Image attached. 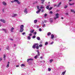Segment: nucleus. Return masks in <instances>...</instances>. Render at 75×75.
I'll return each instance as SVG.
<instances>
[{
	"instance_id": "1",
	"label": "nucleus",
	"mask_w": 75,
	"mask_h": 75,
	"mask_svg": "<svg viewBox=\"0 0 75 75\" xmlns=\"http://www.w3.org/2000/svg\"><path fill=\"white\" fill-rule=\"evenodd\" d=\"M24 25H21L20 26V30L19 31L21 33V32H23V31H24Z\"/></svg>"
},
{
	"instance_id": "2",
	"label": "nucleus",
	"mask_w": 75,
	"mask_h": 75,
	"mask_svg": "<svg viewBox=\"0 0 75 75\" xmlns=\"http://www.w3.org/2000/svg\"><path fill=\"white\" fill-rule=\"evenodd\" d=\"M39 45V44L38 43L34 44L32 47L33 48V49H35V47H37Z\"/></svg>"
},
{
	"instance_id": "3",
	"label": "nucleus",
	"mask_w": 75,
	"mask_h": 75,
	"mask_svg": "<svg viewBox=\"0 0 75 75\" xmlns=\"http://www.w3.org/2000/svg\"><path fill=\"white\" fill-rule=\"evenodd\" d=\"M24 12L25 14H27V13H28L27 12V8H25V9L24 10Z\"/></svg>"
},
{
	"instance_id": "4",
	"label": "nucleus",
	"mask_w": 75,
	"mask_h": 75,
	"mask_svg": "<svg viewBox=\"0 0 75 75\" xmlns=\"http://www.w3.org/2000/svg\"><path fill=\"white\" fill-rule=\"evenodd\" d=\"M13 15H12V17H16V16H17V13H14L13 14Z\"/></svg>"
},
{
	"instance_id": "5",
	"label": "nucleus",
	"mask_w": 75,
	"mask_h": 75,
	"mask_svg": "<svg viewBox=\"0 0 75 75\" xmlns=\"http://www.w3.org/2000/svg\"><path fill=\"white\" fill-rule=\"evenodd\" d=\"M0 21L1 22H3V23H6V21H5V20H4L1 19L0 20Z\"/></svg>"
},
{
	"instance_id": "6",
	"label": "nucleus",
	"mask_w": 75,
	"mask_h": 75,
	"mask_svg": "<svg viewBox=\"0 0 75 75\" xmlns=\"http://www.w3.org/2000/svg\"><path fill=\"white\" fill-rule=\"evenodd\" d=\"M2 30H3V31H5V33H7V30H6L5 29L3 28L2 29Z\"/></svg>"
},
{
	"instance_id": "7",
	"label": "nucleus",
	"mask_w": 75,
	"mask_h": 75,
	"mask_svg": "<svg viewBox=\"0 0 75 75\" xmlns=\"http://www.w3.org/2000/svg\"><path fill=\"white\" fill-rule=\"evenodd\" d=\"M33 60H34V59H27V62H28L29 61H33Z\"/></svg>"
},
{
	"instance_id": "8",
	"label": "nucleus",
	"mask_w": 75,
	"mask_h": 75,
	"mask_svg": "<svg viewBox=\"0 0 75 75\" xmlns=\"http://www.w3.org/2000/svg\"><path fill=\"white\" fill-rule=\"evenodd\" d=\"M59 15V14L58 13H57L56 15V17L57 18H59V16H58Z\"/></svg>"
},
{
	"instance_id": "9",
	"label": "nucleus",
	"mask_w": 75,
	"mask_h": 75,
	"mask_svg": "<svg viewBox=\"0 0 75 75\" xmlns=\"http://www.w3.org/2000/svg\"><path fill=\"white\" fill-rule=\"evenodd\" d=\"M3 4L4 6H7V3H6L5 1H3Z\"/></svg>"
},
{
	"instance_id": "10",
	"label": "nucleus",
	"mask_w": 75,
	"mask_h": 75,
	"mask_svg": "<svg viewBox=\"0 0 75 75\" xmlns=\"http://www.w3.org/2000/svg\"><path fill=\"white\" fill-rule=\"evenodd\" d=\"M40 11H41V9H40L38 11H36V13H37V14H38L39 13H40Z\"/></svg>"
},
{
	"instance_id": "11",
	"label": "nucleus",
	"mask_w": 75,
	"mask_h": 75,
	"mask_svg": "<svg viewBox=\"0 0 75 75\" xmlns=\"http://www.w3.org/2000/svg\"><path fill=\"white\" fill-rule=\"evenodd\" d=\"M14 28L13 27H12L11 28V33H13V30H14Z\"/></svg>"
},
{
	"instance_id": "12",
	"label": "nucleus",
	"mask_w": 75,
	"mask_h": 75,
	"mask_svg": "<svg viewBox=\"0 0 75 75\" xmlns=\"http://www.w3.org/2000/svg\"><path fill=\"white\" fill-rule=\"evenodd\" d=\"M54 38V35L53 34L51 35V38L52 39H53Z\"/></svg>"
},
{
	"instance_id": "13",
	"label": "nucleus",
	"mask_w": 75,
	"mask_h": 75,
	"mask_svg": "<svg viewBox=\"0 0 75 75\" xmlns=\"http://www.w3.org/2000/svg\"><path fill=\"white\" fill-rule=\"evenodd\" d=\"M37 52H38V56H40V52H39V51L37 50Z\"/></svg>"
},
{
	"instance_id": "14",
	"label": "nucleus",
	"mask_w": 75,
	"mask_h": 75,
	"mask_svg": "<svg viewBox=\"0 0 75 75\" xmlns=\"http://www.w3.org/2000/svg\"><path fill=\"white\" fill-rule=\"evenodd\" d=\"M70 11L71 12H72V13H74L75 12V10L74 9H71Z\"/></svg>"
},
{
	"instance_id": "15",
	"label": "nucleus",
	"mask_w": 75,
	"mask_h": 75,
	"mask_svg": "<svg viewBox=\"0 0 75 75\" xmlns=\"http://www.w3.org/2000/svg\"><path fill=\"white\" fill-rule=\"evenodd\" d=\"M51 34V33L50 32H48L47 33V35L49 36V35H50Z\"/></svg>"
},
{
	"instance_id": "16",
	"label": "nucleus",
	"mask_w": 75,
	"mask_h": 75,
	"mask_svg": "<svg viewBox=\"0 0 75 75\" xmlns=\"http://www.w3.org/2000/svg\"><path fill=\"white\" fill-rule=\"evenodd\" d=\"M69 4L70 6H72V5H74V4H75V3H73L72 4L71 3H69Z\"/></svg>"
},
{
	"instance_id": "17",
	"label": "nucleus",
	"mask_w": 75,
	"mask_h": 75,
	"mask_svg": "<svg viewBox=\"0 0 75 75\" xmlns=\"http://www.w3.org/2000/svg\"><path fill=\"white\" fill-rule=\"evenodd\" d=\"M38 55H36V56H35V59H37V58H38Z\"/></svg>"
},
{
	"instance_id": "18",
	"label": "nucleus",
	"mask_w": 75,
	"mask_h": 75,
	"mask_svg": "<svg viewBox=\"0 0 75 75\" xmlns=\"http://www.w3.org/2000/svg\"><path fill=\"white\" fill-rule=\"evenodd\" d=\"M37 39L38 40H40V38L39 37H37Z\"/></svg>"
},
{
	"instance_id": "19",
	"label": "nucleus",
	"mask_w": 75,
	"mask_h": 75,
	"mask_svg": "<svg viewBox=\"0 0 75 75\" xmlns=\"http://www.w3.org/2000/svg\"><path fill=\"white\" fill-rule=\"evenodd\" d=\"M34 30H30V32L31 33H34Z\"/></svg>"
},
{
	"instance_id": "20",
	"label": "nucleus",
	"mask_w": 75,
	"mask_h": 75,
	"mask_svg": "<svg viewBox=\"0 0 75 75\" xmlns=\"http://www.w3.org/2000/svg\"><path fill=\"white\" fill-rule=\"evenodd\" d=\"M44 8V6L43 5H41L40 7V8Z\"/></svg>"
},
{
	"instance_id": "21",
	"label": "nucleus",
	"mask_w": 75,
	"mask_h": 75,
	"mask_svg": "<svg viewBox=\"0 0 75 75\" xmlns=\"http://www.w3.org/2000/svg\"><path fill=\"white\" fill-rule=\"evenodd\" d=\"M34 23H35V24L37 23V20H34Z\"/></svg>"
},
{
	"instance_id": "22",
	"label": "nucleus",
	"mask_w": 75,
	"mask_h": 75,
	"mask_svg": "<svg viewBox=\"0 0 75 75\" xmlns=\"http://www.w3.org/2000/svg\"><path fill=\"white\" fill-rule=\"evenodd\" d=\"M37 49V50H38L39 49V46H36L35 47Z\"/></svg>"
},
{
	"instance_id": "23",
	"label": "nucleus",
	"mask_w": 75,
	"mask_h": 75,
	"mask_svg": "<svg viewBox=\"0 0 75 75\" xmlns=\"http://www.w3.org/2000/svg\"><path fill=\"white\" fill-rule=\"evenodd\" d=\"M39 47H42V44H40L39 45Z\"/></svg>"
},
{
	"instance_id": "24",
	"label": "nucleus",
	"mask_w": 75,
	"mask_h": 75,
	"mask_svg": "<svg viewBox=\"0 0 75 75\" xmlns=\"http://www.w3.org/2000/svg\"><path fill=\"white\" fill-rule=\"evenodd\" d=\"M28 40H30L31 39V37H30V36H28Z\"/></svg>"
},
{
	"instance_id": "25",
	"label": "nucleus",
	"mask_w": 75,
	"mask_h": 75,
	"mask_svg": "<svg viewBox=\"0 0 75 75\" xmlns=\"http://www.w3.org/2000/svg\"><path fill=\"white\" fill-rule=\"evenodd\" d=\"M16 2L18 4H20V2L19 1H18H18Z\"/></svg>"
},
{
	"instance_id": "26",
	"label": "nucleus",
	"mask_w": 75,
	"mask_h": 75,
	"mask_svg": "<svg viewBox=\"0 0 75 75\" xmlns=\"http://www.w3.org/2000/svg\"><path fill=\"white\" fill-rule=\"evenodd\" d=\"M5 58H6V55L4 54V60H5Z\"/></svg>"
},
{
	"instance_id": "27",
	"label": "nucleus",
	"mask_w": 75,
	"mask_h": 75,
	"mask_svg": "<svg viewBox=\"0 0 75 75\" xmlns=\"http://www.w3.org/2000/svg\"><path fill=\"white\" fill-rule=\"evenodd\" d=\"M65 72L66 71H64V72H63L62 73V74L63 75H64V74H65Z\"/></svg>"
},
{
	"instance_id": "28",
	"label": "nucleus",
	"mask_w": 75,
	"mask_h": 75,
	"mask_svg": "<svg viewBox=\"0 0 75 75\" xmlns=\"http://www.w3.org/2000/svg\"><path fill=\"white\" fill-rule=\"evenodd\" d=\"M52 61H53V59H52L50 60V62L51 63V62H52Z\"/></svg>"
},
{
	"instance_id": "29",
	"label": "nucleus",
	"mask_w": 75,
	"mask_h": 75,
	"mask_svg": "<svg viewBox=\"0 0 75 75\" xmlns=\"http://www.w3.org/2000/svg\"><path fill=\"white\" fill-rule=\"evenodd\" d=\"M52 7H51L50 8H49V10H51L52 9Z\"/></svg>"
},
{
	"instance_id": "30",
	"label": "nucleus",
	"mask_w": 75,
	"mask_h": 75,
	"mask_svg": "<svg viewBox=\"0 0 75 75\" xmlns=\"http://www.w3.org/2000/svg\"><path fill=\"white\" fill-rule=\"evenodd\" d=\"M51 69L50 68H48V71H51Z\"/></svg>"
},
{
	"instance_id": "31",
	"label": "nucleus",
	"mask_w": 75,
	"mask_h": 75,
	"mask_svg": "<svg viewBox=\"0 0 75 75\" xmlns=\"http://www.w3.org/2000/svg\"><path fill=\"white\" fill-rule=\"evenodd\" d=\"M46 8L47 9V10H49V6H47V7H46Z\"/></svg>"
},
{
	"instance_id": "32",
	"label": "nucleus",
	"mask_w": 75,
	"mask_h": 75,
	"mask_svg": "<svg viewBox=\"0 0 75 75\" xmlns=\"http://www.w3.org/2000/svg\"><path fill=\"white\" fill-rule=\"evenodd\" d=\"M48 44V42H46L45 43V45H47V44Z\"/></svg>"
},
{
	"instance_id": "33",
	"label": "nucleus",
	"mask_w": 75,
	"mask_h": 75,
	"mask_svg": "<svg viewBox=\"0 0 75 75\" xmlns=\"http://www.w3.org/2000/svg\"><path fill=\"white\" fill-rule=\"evenodd\" d=\"M50 23H52V22H53L52 19H51V20L50 21Z\"/></svg>"
},
{
	"instance_id": "34",
	"label": "nucleus",
	"mask_w": 75,
	"mask_h": 75,
	"mask_svg": "<svg viewBox=\"0 0 75 75\" xmlns=\"http://www.w3.org/2000/svg\"><path fill=\"white\" fill-rule=\"evenodd\" d=\"M25 66V65L24 64H23L21 65V67H24Z\"/></svg>"
},
{
	"instance_id": "35",
	"label": "nucleus",
	"mask_w": 75,
	"mask_h": 75,
	"mask_svg": "<svg viewBox=\"0 0 75 75\" xmlns=\"http://www.w3.org/2000/svg\"><path fill=\"white\" fill-rule=\"evenodd\" d=\"M35 38V35H34L33 36V38Z\"/></svg>"
},
{
	"instance_id": "36",
	"label": "nucleus",
	"mask_w": 75,
	"mask_h": 75,
	"mask_svg": "<svg viewBox=\"0 0 75 75\" xmlns=\"http://www.w3.org/2000/svg\"><path fill=\"white\" fill-rule=\"evenodd\" d=\"M39 31H42V29L41 28H39Z\"/></svg>"
},
{
	"instance_id": "37",
	"label": "nucleus",
	"mask_w": 75,
	"mask_h": 75,
	"mask_svg": "<svg viewBox=\"0 0 75 75\" xmlns=\"http://www.w3.org/2000/svg\"><path fill=\"white\" fill-rule=\"evenodd\" d=\"M8 67H9V64H8L6 66V67L7 68Z\"/></svg>"
},
{
	"instance_id": "38",
	"label": "nucleus",
	"mask_w": 75,
	"mask_h": 75,
	"mask_svg": "<svg viewBox=\"0 0 75 75\" xmlns=\"http://www.w3.org/2000/svg\"><path fill=\"white\" fill-rule=\"evenodd\" d=\"M36 34H37V32H35L34 33V35H36Z\"/></svg>"
},
{
	"instance_id": "39",
	"label": "nucleus",
	"mask_w": 75,
	"mask_h": 75,
	"mask_svg": "<svg viewBox=\"0 0 75 75\" xmlns=\"http://www.w3.org/2000/svg\"><path fill=\"white\" fill-rule=\"evenodd\" d=\"M37 8L38 10H39V6H37Z\"/></svg>"
},
{
	"instance_id": "40",
	"label": "nucleus",
	"mask_w": 75,
	"mask_h": 75,
	"mask_svg": "<svg viewBox=\"0 0 75 75\" xmlns=\"http://www.w3.org/2000/svg\"><path fill=\"white\" fill-rule=\"evenodd\" d=\"M47 16V14L46 13H45L44 15L45 17H46Z\"/></svg>"
},
{
	"instance_id": "41",
	"label": "nucleus",
	"mask_w": 75,
	"mask_h": 75,
	"mask_svg": "<svg viewBox=\"0 0 75 75\" xmlns=\"http://www.w3.org/2000/svg\"><path fill=\"white\" fill-rule=\"evenodd\" d=\"M67 7H68V6H65L64 7V8H67Z\"/></svg>"
},
{
	"instance_id": "42",
	"label": "nucleus",
	"mask_w": 75,
	"mask_h": 75,
	"mask_svg": "<svg viewBox=\"0 0 75 75\" xmlns=\"http://www.w3.org/2000/svg\"><path fill=\"white\" fill-rule=\"evenodd\" d=\"M29 36H31V35H32V34H31V33H30L29 34Z\"/></svg>"
},
{
	"instance_id": "43",
	"label": "nucleus",
	"mask_w": 75,
	"mask_h": 75,
	"mask_svg": "<svg viewBox=\"0 0 75 75\" xmlns=\"http://www.w3.org/2000/svg\"><path fill=\"white\" fill-rule=\"evenodd\" d=\"M3 60V59L1 58H0V61H2Z\"/></svg>"
},
{
	"instance_id": "44",
	"label": "nucleus",
	"mask_w": 75,
	"mask_h": 75,
	"mask_svg": "<svg viewBox=\"0 0 75 75\" xmlns=\"http://www.w3.org/2000/svg\"><path fill=\"white\" fill-rule=\"evenodd\" d=\"M14 2H17L18 1V0H14Z\"/></svg>"
},
{
	"instance_id": "45",
	"label": "nucleus",
	"mask_w": 75,
	"mask_h": 75,
	"mask_svg": "<svg viewBox=\"0 0 75 75\" xmlns=\"http://www.w3.org/2000/svg\"><path fill=\"white\" fill-rule=\"evenodd\" d=\"M37 3H38V1H36L35 2V4H37Z\"/></svg>"
},
{
	"instance_id": "46",
	"label": "nucleus",
	"mask_w": 75,
	"mask_h": 75,
	"mask_svg": "<svg viewBox=\"0 0 75 75\" xmlns=\"http://www.w3.org/2000/svg\"><path fill=\"white\" fill-rule=\"evenodd\" d=\"M54 20H56L57 18L56 17H54Z\"/></svg>"
},
{
	"instance_id": "47",
	"label": "nucleus",
	"mask_w": 75,
	"mask_h": 75,
	"mask_svg": "<svg viewBox=\"0 0 75 75\" xmlns=\"http://www.w3.org/2000/svg\"><path fill=\"white\" fill-rule=\"evenodd\" d=\"M44 22H45V23H47V21L44 20Z\"/></svg>"
},
{
	"instance_id": "48",
	"label": "nucleus",
	"mask_w": 75,
	"mask_h": 75,
	"mask_svg": "<svg viewBox=\"0 0 75 75\" xmlns=\"http://www.w3.org/2000/svg\"><path fill=\"white\" fill-rule=\"evenodd\" d=\"M50 14H52V11H51L50 12Z\"/></svg>"
},
{
	"instance_id": "49",
	"label": "nucleus",
	"mask_w": 75,
	"mask_h": 75,
	"mask_svg": "<svg viewBox=\"0 0 75 75\" xmlns=\"http://www.w3.org/2000/svg\"><path fill=\"white\" fill-rule=\"evenodd\" d=\"M11 3H14V1H11Z\"/></svg>"
},
{
	"instance_id": "50",
	"label": "nucleus",
	"mask_w": 75,
	"mask_h": 75,
	"mask_svg": "<svg viewBox=\"0 0 75 75\" xmlns=\"http://www.w3.org/2000/svg\"><path fill=\"white\" fill-rule=\"evenodd\" d=\"M2 11L3 12H4V9H3L2 10Z\"/></svg>"
},
{
	"instance_id": "51",
	"label": "nucleus",
	"mask_w": 75,
	"mask_h": 75,
	"mask_svg": "<svg viewBox=\"0 0 75 75\" xmlns=\"http://www.w3.org/2000/svg\"><path fill=\"white\" fill-rule=\"evenodd\" d=\"M23 35H24V34H25V32L23 33H22Z\"/></svg>"
},
{
	"instance_id": "52",
	"label": "nucleus",
	"mask_w": 75,
	"mask_h": 75,
	"mask_svg": "<svg viewBox=\"0 0 75 75\" xmlns=\"http://www.w3.org/2000/svg\"><path fill=\"white\" fill-rule=\"evenodd\" d=\"M60 5H59V4H58V5L57 6V7H59V6Z\"/></svg>"
},
{
	"instance_id": "53",
	"label": "nucleus",
	"mask_w": 75,
	"mask_h": 75,
	"mask_svg": "<svg viewBox=\"0 0 75 75\" xmlns=\"http://www.w3.org/2000/svg\"><path fill=\"white\" fill-rule=\"evenodd\" d=\"M61 2H60L59 4V5H61Z\"/></svg>"
},
{
	"instance_id": "54",
	"label": "nucleus",
	"mask_w": 75,
	"mask_h": 75,
	"mask_svg": "<svg viewBox=\"0 0 75 75\" xmlns=\"http://www.w3.org/2000/svg\"><path fill=\"white\" fill-rule=\"evenodd\" d=\"M45 24H44L43 25V27H45Z\"/></svg>"
},
{
	"instance_id": "55",
	"label": "nucleus",
	"mask_w": 75,
	"mask_h": 75,
	"mask_svg": "<svg viewBox=\"0 0 75 75\" xmlns=\"http://www.w3.org/2000/svg\"><path fill=\"white\" fill-rule=\"evenodd\" d=\"M54 7H55L56 6H57V5H55V4H54Z\"/></svg>"
},
{
	"instance_id": "56",
	"label": "nucleus",
	"mask_w": 75,
	"mask_h": 75,
	"mask_svg": "<svg viewBox=\"0 0 75 75\" xmlns=\"http://www.w3.org/2000/svg\"><path fill=\"white\" fill-rule=\"evenodd\" d=\"M6 49H7V50H9V47H8L6 48Z\"/></svg>"
},
{
	"instance_id": "57",
	"label": "nucleus",
	"mask_w": 75,
	"mask_h": 75,
	"mask_svg": "<svg viewBox=\"0 0 75 75\" xmlns=\"http://www.w3.org/2000/svg\"><path fill=\"white\" fill-rule=\"evenodd\" d=\"M54 44V42H52L51 43V44Z\"/></svg>"
},
{
	"instance_id": "58",
	"label": "nucleus",
	"mask_w": 75,
	"mask_h": 75,
	"mask_svg": "<svg viewBox=\"0 0 75 75\" xmlns=\"http://www.w3.org/2000/svg\"><path fill=\"white\" fill-rule=\"evenodd\" d=\"M10 40H11V41H13V39L11 38L10 39Z\"/></svg>"
},
{
	"instance_id": "59",
	"label": "nucleus",
	"mask_w": 75,
	"mask_h": 75,
	"mask_svg": "<svg viewBox=\"0 0 75 75\" xmlns=\"http://www.w3.org/2000/svg\"><path fill=\"white\" fill-rule=\"evenodd\" d=\"M16 67H19V66H18V65H16Z\"/></svg>"
},
{
	"instance_id": "60",
	"label": "nucleus",
	"mask_w": 75,
	"mask_h": 75,
	"mask_svg": "<svg viewBox=\"0 0 75 75\" xmlns=\"http://www.w3.org/2000/svg\"><path fill=\"white\" fill-rule=\"evenodd\" d=\"M16 45L15 44H14V47H16Z\"/></svg>"
},
{
	"instance_id": "61",
	"label": "nucleus",
	"mask_w": 75,
	"mask_h": 75,
	"mask_svg": "<svg viewBox=\"0 0 75 75\" xmlns=\"http://www.w3.org/2000/svg\"><path fill=\"white\" fill-rule=\"evenodd\" d=\"M1 23H0V27H1Z\"/></svg>"
},
{
	"instance_id": "62",
	"label": "nucleus",
	"mask_w": 75,
	"mask_h": 75,
	"mask_svg": "<svg viewBox=\"0 0 75 75\" xmlns=\"http://www.w3.org/2000/svg\"><path fill=\"white\" fill-rule=\"evenodd\" d=\"M66 15H68V13H66Z\"/></svg>"
},
{
	"instance_id": "63",
	"label": "nucleus",
	"mask_w": 75,
	"mask_h": 75,
	"mask_svg": "<svg viewBox=\"0 0 75 75\" xmlns=\"http://www.w3.org/2000/svg\"><path fill=\"white\" fill-rule=\"evenodd\" d=\"M61 18L62 19H64V18H63V17H62Z\"/></svg>"
},
{
	"instance_id": "64",
	"label": "nucleus",
	"mask_w": 75,
	"mask_h": 75,
	"mask_svg": "<svg viewBox=\"0 0 75 75\" xmlns=\"http://www.w3.org/2000/svg\"><path fill=\"white\" fill-rule=\"evenodd\" d=\"M44 12V10H42V12Z\"/></svg>"
}]
</instances>
